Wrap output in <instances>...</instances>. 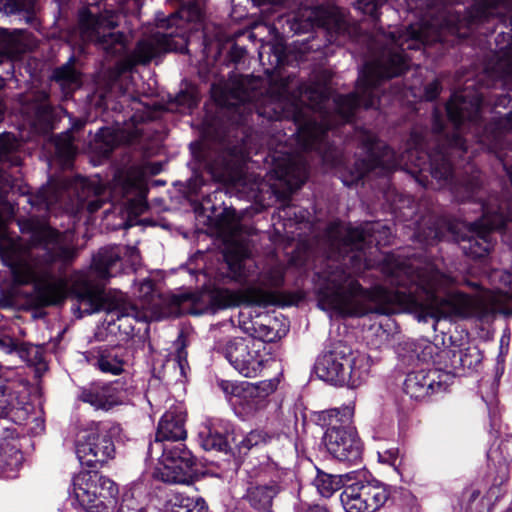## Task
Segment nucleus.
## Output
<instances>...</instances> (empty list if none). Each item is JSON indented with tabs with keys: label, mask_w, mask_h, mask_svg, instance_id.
Here are the masks:
<instances>
[{
	"label": "nucleus",
	"mask_w": 512,
	"mask_h": 512,
	"mask_svg": "<svg viewBox=\"0 0 512 512\" xmlns=\"http://www.w3.org/2000/svg\"><path fill=\"white\" fill-rule=\"evenodd\" d=\"M443 353L450 358L449 366L452 368H465L472 365V362L467 360V354L462 350L447 349Z\"/></svg>",
	"instance_id": "ea45409f"
},
{
	"label": "nucleus",
	"mask_w": 512,
	"mask_h": 512,
	"mask_svg": "<svg viewBox=\"0 0 512 512\" xmlns=\"http://www.w3.org/2000/svg\"><path fill=\"white\" fill-rule=\"evenodd\" d=\"M294 23L291 26L296 32L308 30L314 26L324 27L336 34L330 40L338 45L343 44L341 36L349 34V25L343 13L336 7L301 6L293 15Z\"/></svg>",
	"instance_id": "4468645a"
},
{
	"label": "nucleus",
	"mask_w": 512,
	"mask_h": 512,
	"mask_svg": "<svg viewBox=\"0 0 512 512\" xmlns=\"http://www.w3.org/2000/svg\"><path fill=\"white\" fill-rule=\"evenodd\" d=\"M389 456L391 459H395L396 452L395 451H389Z\"/></svg>",
	"instance_id": "6e6d98bb"
},
{
	"label": "nucleus",
	"mask_w": 512,
	"mask_h": 512,
	"mask_svg": "<svg viewBox=\"0 0 512 512\" xmlns=\"http://www.w3.org/2000/svg\"><path fill=\"white\" fill-rule=\"evenodd\" d=\"M23 461V455L15 439L5 438L0 442V468L3 470H16Z\"/></svg>",
	"instance_id": "c756f323"
},
{
	"label": "nucleus",
	"mask_w": 512,
	"mask_h": 512,
	"mask_svg": "<svg viewBox=\"0 0 512 512\" xmlns=\"http://www.w3.org/2000/svg\"><path fill=\"white\" fill-rule=\"evenodd\" d=\"M101 193L102 188L95 181L84 177L53 178L28 201L43 211H53L57 206L68 211L86 205L87 210L94 213L103 206Z\"/></svg>",
	"instance_id": "423d86ee"
},
{
	"label": "nucleus",
	"mask_w": 512,
	"mask_h": 512,
	"mask_svg": "<svg viewBox=\"0 0 512 512\" xmlns=\"http://www.w3.org/2000/svg\"><path fill=\"white\" fill-rule=\"evenodd\" d=\"M124 398L125 394L119 382H94L82 387L78 394L80 401L102 411H109L122 404Z\"/></svg>",
	"instance_id": "6ab92c4d"
},
{
	"label": "nucleus",
	"mask_w": 512,
	"mask_h": 512,
	"mask_svg": "<svg viewBox=\"0 0 512 512\" xmlns=\"http://www.w3.org/2000/svg\"><path fill=\"white\" fill-rule=\"evenodd\" d=\"M119 24V14L113 10L94 13L84 7L78 14L79 35L84 42H91L110 54H119L125 49V35L114 31Z\"/></svg>",
	"instance_id": "9d476101"
},
{
	"label": "nucleus",
	"mask_w": 512,
	"mask_h": 512,
	"mask_svg": "<svg viewBox=\"0 0 512 512\" xmlns=\"http://www.w3.org/2000/svg\"><path fill=\"white\" fill-rule=\"evenodd\" d=\"M275 57H276V63L278 64L280 62V57L277 55H275Z\"/></svg>",
	"instance_id": "13d9d810"
},
{
	"label": "nucleus",
	"mask_w": 512,
	"mask_h": 512,
	"mask_svg": "<svg viewBox=\"0 0 512 512\" xmlns=\"http://www.w3.org/2000/svg\"><path fill=\"white\" fill-rule=\"evenodd\" d=\"M114 191L122 194L128 208L142 212L147 194L144 169L139 166L130 168L125 176L117 179Z\"/></svg>",
	"instance_id": "aec40b11"
},
{
	"label": "nucleus",
	"mask_w": 512,
	"mask_h": 512,
	"mask_svg": "<svg viewBox=\"0 0 512 512\" xmlns=\"http://www.w3.org/2000/svg\"><path fill=\"white\" fill-rule=\"evenodd\" d=\"M6 217L0 207V257L10 268L18 284H33L43 305H52L65 298L66 284L55 278L54 265L65 269L77 255L74 236L70 231L60 233L45 226L33 235L31 246L9 233Z\"/></svg>",
	"instance_id": "7ed1b4c3"
},
{
	"label": "nucleus",
	"mask_w": 512,
	"mask_h": 512,
	"mask_svg": "<svg viewBox=\"0 0 512 512\" xmlns=\"http://www.w3.org/2000/svg\"><path fill=\"white\" fill-rule=\"evenodd\" d=\"M253 447L256 446L247 435L243 436L242 439L236 444L238 453L243 455L247 454Z\"/></svg>",
	"instance_id": "de8ad7c7"
},
{
	"label": "nucleus",
	"mask_w": 512,
	"mask_h": 512,
	"mask_svg": "<svg viewBox=\"0 0 512 512\" xmlns=\"http://www.w3.org/2000/svg\"><path fill=\"white\" fill-rule=\"evenodd\" d=\"M508 121L511 122V125H512V112L511 113H508Z\"/></svg>",
	"instance_id": "4d7b16f0"
},
{
	"label": "nucleus",
	"mask_w": 512,
	"mask_h": 512,
	"mask_svg": "<svg viewBox=\"0 0 512 512\" xmlns=\"http://www.w3.org/2000/svg\"><path fill=\"white\" fill-rule=\"evenodd\" d=\"M253 334L254 336L252 338L259 340L264 344L266 342L273 341L277 335L275 330L269 325L257 321L253 323Z\"/></svg>",
	"instance_id": "58836bf2"
},
{
	"label": "nucleus",
	"mask_w": 512,
	"mask_h": 512,
	"mask_svg": "<svg viewBox=\"0 0 512 512\" xmlns=\"http://www.w3.org/2000/svg\"><path fill=\"white\" fill-rule=\"evenodd\" d=\"M385 1L358 0L356 6L364 14L376 17ZM443 1L407 0L409 10H419V21L376 35L374 46H379V53L365 63L353 93L331 99L326 83L297 84L289 78L271 82L239 76L223 85V107L237 126L247 125L255 116L291 119L296 125L299 147H330L328 131L350 122L360 106L375 108L381 82L401 75L409 67L406 51H419L435 42H451L448 36L465 38L479 24L501 21V12L493 1L475 3L463 18Z\"/></svg>",
	"instance_id": "f257e3e1"
},
{
	"label": "nucleus",
	"mask_w": 512,
	"mask_h": 512,
	"mask_svg": "<svg viewBox=\"0 0 512 512\" xmlns=\"http://www.w3.org/2000/svg\"><path fill=\"white\" fill-rule=\"evenodd\" d=\"M285 474L286 471L275 463L262 465L257 473L259 483L251 484L245 494L250 506L257 511L271 512L273 499L284 489L282 482Z\"/></svg>",
	"instance_id": "dca6fc26"
},
{
	"label": "nucleus",
	"mask_w": 512,
	"mask_h": 512,
	"mask_svg": "<svg viewBox=\"0 0 512 512\" xmlns=\"http://www.w3.org/2000/svg\"><path fill=\"white\" fill-rule=\"evenodd\" d=\"M55 154L65 164L71 161L75 154L72 136L68 133L59 135L54 140Z\"/></svg>",
	"instance_id": "c9c22d12"
},
{
	"label": "nucleus",
	"mask_w": 512,
	"mask_h": 512,
	"mask_svg": "<svg viewBox=\"0 0 512 512\" xmlns=\"http://www.w3.org/2000/svg\"><path fill=\"white\" fill-rule=\"evenodd\" d=\"M388 499V488L379 482L356 481L344 486L340 495L346 512H376Z\"/></svg>",
	"instance_id": "2eb2a0df"
},
{
	"label": "nucleus",
	"mask_w": 512,
	"mask_h": 512,
	"mask_svg": "<svg viewBox=\"0 0 512 512\" xmlns=\"http://www.w3.org/2000/svg\"><path fill=\"white\" fill-rule=\"evenodd\" d=\"M28 381L14 368L0 365V418L23 424L29 416Z\"/></svg>",
	"instance_id": "ddd939ff"
},
{
	"label": "nucleus",
	"mask_w": 512,
	"mask_h": 512,
	"mask_svg": "<svg viewBox=\"0 0 512 512\" xmlns=\"http://www.w3.org/2000/svg\"><path fill=\"white\" fill-rule=\"evenodd\" d=\"M507 512H512V509H509Z\"/></svg>",
	"instance_id": "bf43d9fd"
},
{
	"label": "nucleus",
	"mask_w": 512,
	"mask_h": 512,
	"mask_svg": "<svg viewBox=\"0 0 512 512\" xmlns=\"http://www.w3.org/2000/svg\"><path fill=\"white\" fill-rule=\"evenodd\" d=\"M3 11L6 14H16L21 11H26L30 7L27 0H3Z\"/></svg>",
	"instance_id": "79ce46f5"
},
{
	"label": "nucleus",
	"mask_w": 512,
	"mask_h": 512,
	"mask_svg": "<svg viewBox=\"0 0 512 512\" xmlns=\"http://www.w3.org/2000/svg\"><path fill=\"white\" fill-rule=\"evenodd\" d=\"M278 386L276 379H269L257 383H246L242 387L243 398L248 412L264 407L265 399L272 394Z\"/></svg>",
	"instance_id": "393cba45"
},
{
	"label": "nucleus",
	"mask_w": 512,
	"mask_h": 512,
	"mask_svg": "<svg viewBox=\"0 0 512 512\" xmlns=\"http://www.w3.org/2000/svg\"><path fill=\"white\" fill-rule=\"evenodd\" d=\"M482 218L475 222L463 221L469 236L461 239V249L469 257L482 258L494 245L491 233L500 230L510 219L511 213L505 203L492 198L486 203H479Z\"/></svg>",
	"instance_id": "1a4fd4ad"
},
{
	"label": "nucleus",
	"mask_w": 512,
	"mask_h": 512,
	"mask_svg": "<svg viewBox=\"0 0 512 512\" xmlns=\"http://www.w3.org/2000/svg\"><path fill=\"white\" fill-rule=\"evenodd\" d=\"M17 146V141L14 136L5 134L0 136V157H4L6 154L14 150Z\"/></svg>",
	"instance_id": "c03bdc74"
},
{
	"label": "nucleus",
	"mask_w": 512,
	"mask_h": 512,
	"mask_svg": "<svg viewBox=\"0 0 512 512\" xmlns=\"http://www.w3.org/2000/svg\"><path fill=\"white\" fill-rule=\"evenodd\" d=\"M95 366L103 373L119 375L124 371V351L118 347H100L96 351Z\"/></svg>",
	"instance_id": "a878e982"
},
{
	"label": "nucleus",
	"mask_w": 512,
	"mask_h": 512,
	"mask_svg": "<svg viewBox=\"0 0 512 512\" xmlns=\"http://www.w3.org/2000/svg\"><path fill=\"white\" fill-rule=\"evenodd\" d=\"M230 365L243 377H257L269 360L266 344L251 337H234L216 344Z\"/></svg>",
	"instance_id": "9b49d317"
},
{
	"label": "nucleus",
	"mask_w": 512,
	"mask_h": 512,
	"mask_svg": "<svg viewBox=\"0 0 512 512\" xmlns=\"http://www.w3.org/2000/svg\"><path fill=\"white\" fill-rule=\"evenodd\" d=\"M200 446L206 451L226 452L228 441L225 435L213 430L209 426H204L198 433Z\"/></svg>",
	"instance_id": "2f4dec72"
},
{
	"label": "nucleus",
	"mask_w": 512,
	"mask_h": 512,
	"mask_svg": "<svg viewBox=\"0 0 512 512\" xmlns=\"http://www.w3.org/2000/svg\"><path fill=\"white\" fill-rule=\"evenodd\" d=\"M143 286H147L149 289L152 287L151 281L147 280L143 282Z\"/></svg>",
	"instance_id": "864d4df0"
},
{
	"label": "nucleus",
	"mask_w": 512,
	"mask_h": 512,
	"mask_svg": "<svg viewBox=\"0 0 512 512\" xmlns=\"http://www.w3.org/2000/svg\"><path fill=\"white\" fill-rule=\"evenodd\" d=\"M210 171L213 177L220 182L236 184L241 178V167L230 161L223 160L221 163L215 161L210 164Z\"/></svg>",
	"instance_id": "473e14b6"
},
{
	"label": "nucleus",
	"mask_w": 512,
	"mask_h": 512,
	"mask_svg": "<svg viewBox=\"0 0 512 512\" xmlns=\"http://www.w3.org/2000/svg\"><path fill=\"white\" fill-rule=\"evenodd\" d=\"M4 85H5V81L3 78L0 77V89L3 88ZM3 115H4V108H3L2 103L0 102V121L3 119Z\"/></svg>",
	"instance_id": "603ef678"
},
{
	"label": "nucleus",
	"mask_w": 512,
	"mask_h": 512,
	"mask_svg": "<svg viewBox=\"0 0 512 512\" xmlns=\"http://www.w3.org/2000/svg\"><path fill=\"white\" fill-rule=\"evenodd\" d=\"M98 141L103 142V146L100 147L101 153L107 156L114 147L118 145L120 138L114 131L109 128H105L101 129L100 133L97 135V142Z\"/></svg>",
	"instance_id": "4c0bfd02"
},
{
	"label": "nucleus",
	"mask_w": 512,
	"mask_h": 512,
	"mask_svg": "<svg viewBox=\"0 0 512 512\" xmlns=\"http://www.w3.org/2000/svg\"><path fill=\"white\" fill-rule=\"evenodd\" d=\"M447 234H451V236L458 239V224L446 217L430 215L422 219L416 233V238L419 242L432 245L437 241L445 239Z\"/></svg>",
	"instance_id": "4be33fe9"
},
{
	"label": "nucleus",
	"mask_w": 512,
	"mask_h": 512,
	"mask_svg": "<svg viewBox=\"0 0 512 512\" xmlns=\"http://www.w3.org/2000/svg\"><path fill=\"white\" fill-rule=\"evenodd\" d=\"M448 378V374L438 370L412 372L404 381V391L412 399L423 400L430 395L446 391Z\"/></svg>",
	"instance_id": "a211bd4d"
},
{
	"label": "nucleus",
	"mask_w": 512,
	"mask_h": 512,
	"mask_svg": "<svg viewBox=\"0 0 512 512\" xmlns=\"http://www.w3.org/2000/svg\"><path fill=\"white\" fill-rule=\"evenodd\" d=\"M441 89L440 81L437 79L427 84L424 90L426 100H434L440 94Z\"/></svg>",
	"instance_id": "49530a36"
},
{
	"label": "nucleus",
	"mask_w": 512,
	"mask_h": 512,
	"mask_svg": "<svg viewBox=\"0 0 512 512\" xmlns=\"http://www.w3.org/2000/svg\"><path fill=\"white\" fill-rule=\"evenodd\" d=\"M114 442L104 428L89 431L76 443V456L83 466L98 468L115 457Z\"/></svg>",
	"instance_id": "f3484780"
},
{
	"label": "nucleus",
	"mask_w": 512,
	"mask_h": 512,
	"mask_svg": "<svg viewBox=\"0 0 512 512\" xmlns=\"http://www.w3.org/2000/svg\"><path fill=\"white\" fill-rule=\"evenodd\" d=\"M231 278L242 285L237 290H216L211 301L215 308L224 309L232 306H262L273 304L276 292L284 286L286 266L278 260L265 263L257 272L256 265L242 257L232 260L227 258Z\"/></svg>",
	"instance_id": "39448f33"
},
{
	"label": "nucleus",
	"mask_w": 512,
	"mask_h": 512,
	"mask_svg": "<svg viewBox=\"0 0 512 512\" xmlns=\"http://www.w3.org/2000/svg\"><path fill=\"white\" fill-rule=\"evenodd\" d=\"M165 512H208V506L200 497L176 493L168 499Z\"/></svg>",
	"instance_id": "c85d7f7f"
},
{
	"label": "nucleus",
	"mask_w": 512,
	"mask_h": 512,
	"mask_svg": "<svg viewBox=\"0 0 512 512\" xmlns=\"http://www.w3.org/2000/svg\"><path fill=\"white\" fill-rule=\"evenodd\" d=\"M354 409L350 405L333 408L323 413L328 428L323 442L329 454L340 462L358 464L362 459V443L351 425Z\"/></svg>",
	"instance_id": "6e6552de"
},
{
	"label": "nucleus",
	"mask_w": 512,
	"mask_h": 512,
	"mask_svg": "<svg viewBox=\"0 0 512 512\" xmlns=\"http://www.w3.org/2000/svg\"><path fill=\"white\" fill-rule=\"evenodd\" d=\"M117 512H146V510L133 497L125 496Z\"/></svg>",
	"instance_id": "37998d69"
},
{
	"label": "nucleus",
	"mask_w": 512,
	"mask_h": 512,
	"mask_svg": "<svg viewBox=\"0 0 512 512\" xmlns=\"http://www.w3.org/2000/svg\"><path fill=\"white\" fill-rule=\"evenodd\" d=\"M306 512H330L327 507L321 505H314L307 509Z\"/></svg>",
	"instance_id": "3c124183"
},
{
	"label": "nucleus",
	"mask_w": 512,
	"mask_h": 512,
	"mask_svg": "<svg viewBox=\"0 0 512 512\" xmlns=\"http://www.w3.org/2000/svg\"><path fill=\"white\" fill-rule=\"evenodd\" d=\"M140 266V254L136 247L109 246L101 248L93 257L91 268L86 273H78L73 289L77 299L80 317L101 310H107L109 324H116L135 318L137 310L132 305L121 304L110 308L104 296V286L111 277L127 270L136 271Z\"/></svg>",
	"instance_id": "20e7f679"
},
{
	"label": "nucleus",
	"mask_w": 512,
	"mask_h": 512,
	"mask_svg": "<svg viewBox=\"0 0 512 512\" xmlns=\"http://www.w3.org/2000/svg\"><path fill=\"white\" fill-rule=\"evenodd\" d=\"M25 51V44L20 31L0 32V56L14 58Z\"/></svg>",
	"instance_id": "7c9ffc66"
},
{
	"label": "nucleus",
	"mask_w": 512,
	"mask_h": 512,
	"mask_svg": "<svg viewBox=\"0 0 512 512\" xmlns=\"http://www.w3.org/2000/svg\"><path fill=\"white\" fill-rule=\"evenodd\" d=\"M17 349L16 343L11 338H0V350L10 354Z\"/></svg>",
	"instance_id": "09e8293b"
},
{
	"label": "nucleus",
	"mask_w": 512,
	"mask_h": 512,
	"mask_svg": "<svg viewBox=\"0 0 512 512\" xmlns=\"http://www.w3.org/2000/svg\"><path fill=\"white\" fill-rule=\"evenodd\" d=\"M313 484L321 496L328 498L341 488L342 479L341 476L331 475L317 470Z\"/></svg>",
	"instance_id": "72a5a7b5"
},
{
	"label": "nucleus",
	"mask_w": 512,
	"mask_h": 512,
	"mask_svg": "<svg viewBox=\"0 0 512 512\" xmlns=\"http://www.w3.org/2000/svg\"><path fill=\"white\" fill-rule=\"evenodd\" d=\"M39 118L48 121L51 115V108L47 103H42L38 109Z\"/></svg>",
	"instance_id": "8fccbe9b"
},
{
	"label": "nucleus",
	"mask_w": 512,
	"mask_h": 512,
	"mask_svg": "<svg viewBox=\"0 0 512 512\" xmlns=\"http://www.w3.org/2000/svg\"><path fill=\"white\" fill-rule=\"evenodd\" d=\"M246 435L251 439L256 447L268 443L272 438V436L267 432L258 429L252 430Z\"/></svg>",
	"instance_id": "a18cd8bd"
},
{
	"label": "nucleus",
	"mask_w": 512,
	"mask_h": 512,
	"mask_svg": "<svg viewBox=\"0 0 512 512\" xmlns=\"http://www.w3.org/2000/svg\"><path fill=\"white\" fill-rule=\"evenodd\" d=\"M162 467L158 471L159 478L169 484H190L196 458L183 443V440L154 442L150 444V458L157 455Z\"/></svg>",
	"instance_id": "f8f14e48"
},
{
	"label": "nucleus",
	"mask_w": 512,
	"mask_h": 512,
	"mask_svg": "<svg viewBox=\"0 0 512 512\" xmlns=\"http://www.w3.org/2000/svg\"><path fill=\"white\" fill-rule=\"evenodd\" d=\"M277 174L280 179L285 181L290 195L307 180V160L303 155L289 156L285 163L277 166Z\"/></svg>",
	"instance_id": "b1692460"
},
{
	"label": "nucleus",
	"mask_w": 512,
	"mask_h": 512,
	"mask_svg": "<svg viewBox=\"0 0 512 512\" xmlns=\"http://www.w3.org/2000/svg\"><path fill=\"white\" fill-rule=\"evenodd\" d=\"M178 348L175 356V362L180 370L181 376L185 377L187 374V370L189 369L188 361H187V351L185 349L186 344L182 337V335L178 338Z\"/></svg>",
	"instance_id": "a19ab883"
},
{
	"label": "nucleus",
	"mask_w": 512,
	"mask_h": 512,
	"mask_svg": "<svg viewBox=\"0 0 512 512\" xmlns=\"http://www.w3.org/2000/svg\"><path fill=\"white\" fill-rule=\"evenodd\" d=\"M97 502L94 512H111L118 503L119 490L114 481L98 474Z\"/></svg>",
	"instance_id": "bb28decb"
},
{
	"label": "nucleus",
	"mask_w": 512,
	"mask_h": 512,
	"mask_svg": "<svg viewBox=\"0 0 512 512\" xmlns=\"http://www.w3.org/2000/svg\"><path fill=\"white\" fill-rule=\"evenodd\" d=\"M371 364L366 353L337 346L318 358L315 373L326 382L357 388L369 377Z\"/></svg>",
	"instance_id": "0eeeda50"
},
{
	"label": "nucleus",
	"mask_w": 512,
	"mask_h": 512,
	"mask_svg": "<svg viewBox=\"0 0 512 512\" xmlns=\"http://www.w3.org/2000/svg\"><path fill=\"white\" fill-rule=\"evenodd\" d=\"M474 86L475 83L467 79L464 88L454 92L446 105L453 125L451 133L446 131L442 116L435 111L432 130L415 126L401 156L380 142L374 133L360 131L358 137L365 157L355 161L350 179L344 178L343 183L351 186L377 169L381 174H388L404 166L412 173L429 171L439 187H448L457 201L475 200L481 186L479 173L473 172L454 182L451 162L452 157H462L468 152L466 140L462 139L466 127L479 144L487 146L490 142L481 116L483 94Z\"/></svg>",
	"instance_id": "f03ea898"
},
{
	"label": "nucleus",
	"mask_w": 512,
	"mask_h": 512,
	"mask_svg": "<svg viewBox=\"0 0 512 512\" xmlns=\"http://www.w3.org/2000/svg\"><path fill=\"white\" fill-rule=\"evenodd\" d=\"M478 496H479V492L478 491H473L472 494H471V498L473 500L476 499Z\"/></svg>",
	"instance_id": "5fc2aeb1"
},
{
	"label": "nucleus",
	"mask_w": 512,
	"mask_h": 512,
	"mask_svg": "<svg viewBox=\"0 0 512 512\" xmlns=\"http://www.w3.org/2000/svg\"><path fill=\"white\" fill-rule=\"evenodd\" d=\"M20 356L27 361L29 365L37 367L38 371L46 370L44 360V348L38 345H25L19 351Z\"/></svg>",
	"instance_id": "f704fd0d"
},
{
	"label": "nucleus",
	"mask_w": 512,
	"mask_h": 512,
	"mask_svg": "<svg viewBox=\"0 0 512 512\" xmlns=\"http://www.w3.org/2000/svg\"><path fill=\"white\" fill-rule=\"evenodd\" d=\"M98 473L82 471L74 475L70 495L87 512H94L97 502Z\"/></svg>",
	"instance_id": "5701e85b"
},
{
	"label": "nucleus",
	"mask_w": 512,
	"mask_h": 512,
	"mask_svg": "<svg viewBox=\"0 0 512 512\" xmlns=\"http://www.w3.org/2000/svg\"><path fill=\"white\" fill-rule=\"evenodd\" d=\"M199 95L195 88L191 87L181 91L176 96V103L181 107L182 112L191 111L198 105Z\"/></svg>",
	"instance_id": "e433bc0d"
},
{
	"label": "nucleus",
	"mask_w": 512,
	"mask_h": 512,
	"mask_svg": "<svg viewBox=\"0 0 512 512\" xmlns=\"http://www.w3.org/2000/svg\"><path fill=\"white\" fill-rule=\"evenodd\" d=\"M186 412L181 403L175 404L161 417L155 436V442L185 440Z\"/></svg>",
	"instance_id": "412c9836"
},
{
	"label": "nucleus",
	"mask_w": 512,
	"mask_h": 512,
	"mask_svg": "<svg viewBox=\"0 0 512 512\" xmlns=\"http://www.w3.org/2000/svg\"><path fill=\"white\" fill-rule=\"evenodd\" d=\"M53 79L60 85L66 97L72 94V92L78 89L82 84L81 75L74 68L73 58H70L67 63L54 70Z\"/></svg>",
	"instance_id": "cd10ccee"
}]
</instances>
